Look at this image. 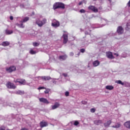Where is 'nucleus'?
Listing matches in <instances>:
<instances>
[{
  "mask_svg": "<svg viewBox=\"0 0 130 130\" xmlns=\"http://www.w3.org/2000/svg\"><path fill=\"white\" fill-rule=\"evenodd\" d=\"M2 45L3 46H9V45H10V42H8V41L3 42L2 43Z\"/></svg>",
  "mask_w": 130,
  "mask_h": 130,
  "instance_id": "412c9836",
  "label": "nucleus"
},
{
  "mask_svg": "<svg viewBox=\"0 0 130 130\" xmlns=\"http://www.w3.org/2000/svg\"><path fill=\"white\" fill-rule=\"evenodd\" d=\"M127 5H128V7H130V0H129V1L127 3Z\"/></svg>",
  "mask_w": 130,
  "mask_h": 130,
  "instance_id": "37998d69",
  "label": "nucleus"
},
{
  "mask_svg": "<svg viewBox=\"0 0 130 130\" xmlns=\"http://www.w3.org/2000/svg\"><path fill=\"white\" fill-rule=\"evenodd\" d=\"M80 52H81L82 53H84V52H85V49H81L80 50Z\"/></svg>",
  "mask_w": 130,
  "mask_h": 130,
  "instance_id": "e433bc0d",
  "label": "nucleus"
},
{
  "mask_svg": "<svg viewBox=\"0 0 130 130\" xmlns=\"http://www.w3.org/2000/svg\"><path fill=\"white\" fill-rule=\"evenodd\" d=\"M48 125V123L45 122V121H42L40 122V126L41 127H45V126H47Z\"/></svg>",
  "mask_w": 130,
  "mask_h": 130,
  "instance_id": "2eb2a0df",
  "label": "nucleus"
},
{
  "mask_svg": "<svg viewBox=\"0 0 130 130\" xmlns=\"http://www.w3.org/2000/svg\"><path fill=\"white\" fill-rule=\"evenodd\" d=\"M53 83L54 84V83H56V82L53 81Z\"/></svg>",
  "mask_w": 130,
  "mask_h": 130,
  "instance_id": "09e8293b",
  "label": "nucleus"
},
{
  "mask_svg": "<svg viewBox=\"0 0 130 130\" xmlns=\"http://www.w3.org/2000/svg\"><path fill=\"white\" fill-rule=\"evenodd\" d=\"M27 21H29V17L24 18L22 21V23H25V22H27Z\"/></svg>",
  "mask_w": 130,
  "mask_h": 130,
  "instance_id": "393cba45",
  "label": "nucleus"
},
{
  "mask_svg": "<svg viewBox=\"0 0 130 130\" xmlns=\"http://www.w3.org/2000/svg\"><path fill=\"white\" fill-rule=\"evenodd\" d=\"M126 30H129V29H130V23H127L126 24Z\"/></svg>",
  "mask_w": 130,
  "mask_h": 130,
  "instance_id": "cd10ccee",
  "label": "nucleus"
},
{
  "mask_svg": "<svg viewBox=\"0 0 130 130\" xmlns=\"http://www.w3.org/2000/svg\"><path fill=\"white\" fill-rule=\"evenodd\" d=\"M17 25L18 26V27H19V28H24L25 27V26H24L23 25V23H21L20 24H17Z\"/></svg>",
  "mask_w": 130,
  "mask_h": 130,
  "instance_id": "bb28decb",
  "label": "nucleus"
},
{
  "mask_svg": "<svg viewBox=\"0 0 130 130\" xmlns=\"http://www.w3.org/2000/svg\"><path fill=\"white\" fill-rule=\"evenodd\" d=\"M6 86L8 89H16V85L11 82H8Z\"/></svg>",
  "mask_w": 130,
  "mask_h": 130,
  "instance_id": "20e7f679",
  "label": "nucleus"
},
{
  "mask_svg": "<svg viewBox=\"0 0 130 130\" xmlns=\"http://www.w3.org/2000/svg\"><path fill=\"white\" fill-rule=\"evenodd\" d=\"M88 10H90L94 13H98V9H97V8L95 7V6H89L88 7Z\"/></svg>",
  "mask_w": 130,
  "mask_h": 130,
  "instance_id": "39448f33",
  "label": "nucleus"
},
{
  "mask_svg": "<svg viewBox=\"0 0 130 130\" xmlns=\"http://www.w3.org/2000/svg\"><path fill=\"white\" fill-rule=\"evenodd\" d=\"M6 32V34H7V35H10L11 34H13V30H10L8 29H6L5 30Z\"/></svg>",
  "mask_w": 130,
  "mask_h": 130,
  "instance_id": "5701e85b",
  "label": "nucleus"
},
{
  "mask_svg": "<svg viewBox=\"0 0 130 130\" xmlns=\"http://www.w3.org/2000/svg\"><path fill=\"white\" fill-rule=\"evenodd\" d=\"M111 124V120H109L104 124L105 127H108Z\"/></svg>",
  "mask_w": 130,
  "mask_h": 130,
  "instance_id": "6ab92c4d",
  "label": "nucleus"
},
{
  "mask_svg": "<svg viewBox=\"0 0 130 130\" xmlns=\"http://www.w3.org/2000/svg\"><path fill=\"white\" fill-rule=\"evenodd\" d=\"M79 122H78V121H75L74 124V125H78V124H79Z\"/></svg>",
  "mask_w": 130,
  "mask_h": 130,
  "instance_id": "f704fd0d",
  "label": "nucleus"
},
{
  "mask_svg": "<svg viewBox=\"0 0 130 130\" xmlns=\"http://www.w3.org/2000/svg\"><path fill=\"white\" fill-rule=\"evenodd\" d=\"M93 123L95 124V125H100V124L103 123V121L102 120H95L93 121Z\"/></svg>",
  "mask_w": 130,
  "mask_h": 130,
  "instance_id": "9d476101",
  "label": "nucleus"
},
{
  "mask_svg": "<svg viewBox=\"0 0 130 130\" xmlns=\"http://www.w3.org/2000/svg\"><path fill=\"white\" fill-rule=\"evenodd\" d=\"M39 101H40V102H42L43 103H45L46 104H49V102H48L47 99L45 98H40L39 99Z\"/></svg>",
  "mask_w": 130,
  "mask_h": 130,
  "instance_id": "1a4fd4ad",
  "label": "nucleus"
},
{
  "mask_svg": "<svg viewBox=\"0 0 130 130\" xmlns=\"http://www.w3.org/2000/svg\"><path fill=\"white\" fill-rule=\"evenodd\" d=\"M80 13H81V14H85V13H86V11L84 9H81L80 10Z\"/></svg>",
  "mask_w": 130,
  "mask_h": 130,
  "instance_id": "c85d7f7f",
  "label": "nucleus"
},
{
  "mask_svg": "<svg viewBox=\"0 0 130 130\" xmlns=\"http://www.w3.org/2000/svg\"><path fill=\"white\" fill-rule=\"evenodd\" d=\"M106 89H107V90H113L114 87L111 85H107L106 86Z\"/></svg>",
  "mask_w": 130,
  "mask_h": 130,
  "instance_id": "4be33fe9",
  "label": "nucleus"
},
{
  "mask_svg": "<svg viewBox=\"0 0 130 130\" xmlns=\"http://www.w3.org/2000/svg\"><path fill=\"white\" fill-rule=\"evenodd\" d=\"M95 109H94V108H92V109H90V111H91V112H92V113H94V112H95Z\"/></svg>",
  "mask_w": 130,
  "mask_h": 130,
  "instance_id": "72a5a7b5",
  "label": "nucleus"
},
{
  "mask_svg": "<svg viewBox=\"0 0 130 130\" xmlns=\"http://www.w3.org/2000/svg\"><path fill=\"white\" fill-rule=\"evenodd\" d=\"M64 4L60 2L56 3L53 5L54 10H57V9H64Z\"/></svg>",
  "mask_w": 130,
  "mask_h": 130,
  "instance_id": "f03ea898",
  "label": "nucleus"
},
{
  "mask_svg": "<svg viewBox=\"0 0 130 130\" xmlns=\"http://www.w3.org/2000/svg\"><path fill=\"white\" fill-rule=\"evenodd\" d=\"M114 55H116V56H118V54H117V53H114Z\"/></svg>",
  "mask_w": 130,
  "mask_h": 130,
  "instance_id": "79ce46f5",
  "label": "nucleus"
},
{
  "mask_svg": "<svg viewBox=\"0 0 130 130\" xmlns=\"http://www.w3.org/2000/svg\"><path fill=\"white\" fill-rule=\"evenodd\" d=\"M67 58H68V55L66 54L59 56V60H66Z\"/></svg>",
  "mask_w": 130,
  "mask_h": 130,
  "instance_id": "ddd939ff",
  "label": "nucleus"
},
{
  "mask_svg": "<svg viewBox=\"0 0 130 130\" xmlns=\"http://www.w3.org/2000/svg\"><path fill=\"white\" fill-rule=\"evenodd\" d=\"M59 25H60L59 22H58L55 19H53L52 20V27H54V28H57V27H59Z\"/></svg>",
  "mask_w": 130,
  "mask_h": 130,
  "instance_id": "7ed1b4c3",
  "label": "nucleus"
},
{
  "mask_svg": "<svg viewBox=\"0 0 130 130\" xmlns=\"http://www.w3.org/2000/svg\"><path fill=\"white\" fill-rule=\"evenodd\" d=\"M117 32L118 34H122L123 33V28L121 26H119L117 28Z\"/></svg>",
  "mask_w": 130,
  "mask_h": 130,
  "instance_id": "f8f14e48",
  "label": "nucleus"
},
{
  "mask_svg": "<svg viewBox=\"0 0 130 130\" xmlns=\"http://www.w3.org/2000/svg\"><path fill=\"white\" fill-rule=\"evenodd\" d=\"M85 34L86 35H88V34H89L88 33V31H85Z\"/></svg>",
  "mask_w": 130,
  "mask_h": 130,
  "instance_id": "a18cd8bd",
  "label": "nucleus"
},
{
  "mask_svg": "<svg viewBox=\"0 0 130 130\" xmlns=\"http://www.w3.org/2000/svg\"><path fill=\"white\" fill-rule=\"evenodd\" d=\"M10 20H14V17L13 16H10Z\"/></svg>",
  "mask_w": 130,
  "mask_h": 130,
  "instance_id": "a19ab883",
  "label": "nucleus"
},
{
  "mask_svg": "<svg viewBox=\"0 0 130 130\" xmlns=\"http://www.w3.org/2000/svg\"><path fill=\"white\" fill-rule=\"evenodd\" d=\"M60 105L59 104V103H58V102H56L55 103L54 105L52 106V109H56V108H58V107H59Z\"/></svg>",
  "mask_w": 130,
  "mask_h": 130,
  "instance_id": "4468645a",
  "label": "nucleus"
},
{
  "mask_svg": "<svg viewBox=\"0 0 130 130\" xmlns=\"http://www.w3.org/2000/svg\"><path fill=\"white\" fill-rule=\"evenodd\" d=\"M41 78L42 80H44V81H49V80H51L50 76H42Z\"/></svg>",
  "mask_w": 130,
  "mask_h": 130,
  "instance_id": "dca6fc26",
  "label": "nucleus"
},
{
  "mask_svg": "<svg viewBox=\"0 0 130 130\" xmlns=\"http://www.w3.org/2000/svg\"><path fill=\"white\" fill-rule=\"evenodd\" d=\"M17 94H18V95H23V94H24V91L19 90L17 92Z\"/></svg>",
  "mask_w": 130,
  "mask_h": 130,
  "instance_id": "a878e982",
  "label": "nucleus"
},
{
  "mask_svg": "<svg viewBox=\"0 0 130 130\" xmlns=\"http://www.w3.org/2000/svg\"><path fill=\"white\" fill-rule=\"evenodd\" d=\"M112 127H114V128H118L120 127V123H118L115 125L112 126Z\"/></svg>",
  "mask_w": 130,
  "mask_h": 130,
  "instance_id": "b1692460",
  "label": "nucleus"
},
{
  "mask_svg": "<svg viewBox=\"0 0 130 130\" xmlns=\"http://www.w3.org/2000/svg\"><path fill=\"white\" fill-rule=\"evenodd\" d=\"M102 22H104V21H105V22H106V20H104V19H102Z\"/></svg>",
  "mask_w": 130,
  "mask_h": 130,
  "instance_id": "49530a36",
  "label": "nucleus"
},
{
  "mask_svg": "<svg viewBox=\"0 0 130 130\" xmlns=\"http://www.w3.org/2000/svg\"><path fill=\"white\" fill-rule=\"evenodd\" d=\"M124 126L127 128H130V120L127 121L124 123Z\"/></svg>",
  "mask_w": 130,
  "mask_h": 130,
  "instance_id": "f3484780",
  "label": "nucleus"
},
{
  "mask_svg": "<svg viewBox=\"0 0 130 130\" xmlns=\"http://www.w3.org/2000/svg\"><path fill=\"white\" fill-rule=\"evenodd\" d=\"M0 130H5V129H4L3 128H0Z\"/></svg>",
  "mask_w": 130,
  "mask_h": 130,
  "instance_id": "de8ad7c7",
  "label": "nucleus"
},
{
  "mask_svg": "<svg viewBox=\"0 0 130 130\" xmlns=\"http://www.w3.org/2000/svg\"><path fill=\"white\" fill-rule=\"evenodd\" d=\"M47 20L46 18H44L42 21H41L39 19H37L36 20V24L39 26V27H42L43 25H45V24H46Z\"/></svg>",
  "mask_w": 130,
  "mask_h": 130,
  "instance_id": "f257e3e1",
  "label": "nucleus"
},
{
  "mask_svg": "<svg viewBox=\"0 0 130 130\" xmlns=\"http://www.w3.org/2000/svg\"><path fill=\"white\" fill-rule=\"evenodd\" d=\"M7 72L8 73H12V72H14V71H16V67L15 66L10 67L6 69Z\"/></svg>",
  "mask_w": 130,
  "mask_h": 130,
  "instance_id": "0eeeda50",
  "label": "nucleus"
},
{
  "mask_svg": "<svg viewBox=\"0 0 130 130\" xmlns=\"http://www.w3.org/2000/svg\"><path fill=\"white\" fill-rule=\"evenodd\" d=\"M83 104H87V102H82Z\"/></svg>",
  "mask_w": 130,
  "mask_h": 130,
  "instance_id": "c03bdc74",
  "label": "nucleus"
},
{
  "mask_svg": "<svg viewBox=\"0 0 130 130\" xmlns=\"http://www.w3.org/2000/svg\"><path fill=\"white\" fill-rule=\"evenodd\" d=\"M115 83L116 84H119L120 85H122V86H123L124 85H125L126 86L127 85V87H129V83H128V82H126L124 84V83L122 82L121 80H117L115 81Z\"/></svg>",
  "mask_w": 130,
  "mask_h": 130,
  "instance_id": "6e6552de",
  "label": "nucleus"
},
{
  "mask_svg": "<svg viewBox=\"0 0 130 130\" xmlns=\"http://www.w3.org/2000/svg\"><path fill=\"white\" fill-rule=\"evenodd\" d=\"M70 56H74V53L71 52L70 54Z\"/></svg>",
  "mask_w": 130,
  "mask_h": 130,
  "instance_id": "58836bf2",
  "label": "nucleus"
},
{
  "mask_svg": "<svg viewBox=\"0 0 130 130\" xmlns=\"http://www.w3.org/2000/svg\"><path fill=\"white\" fill-rule=\"evenodd\" d=\"M15 83H19L20 85H25L26 84V82L24 79H17L16 80H14Z\"/></svg>",
  "mask_w": 130,
  "mask_h": 130,
  "instance_id": "423d86ee",
  "label": "nucleus"
},
{
  "mask_svg": "<svg viewBox=\"0 0 130 130\" xmlns=\"http://www.w3.org/2000/svg\"><path fill=\"white\" fill-rule=\"evenodd\" d=\"M63 43H67V42H68V35L63 34Z\"/></svg>",
  "mask_w": 130,
  "mask_h": 130,
  "instance_id": "a211bd4d",
  "label": "nucleus"
},
{
  "mask_svg": "<svg viewBox=\"0 0 130 130\" xmlns=\"http://www.w3.org/2000/svg\"><path fill=\"white\" fill-rule=\"evenodd\" d=\"M107 56L108 58H110L111 59H113V58H114V56H113L112 52H108L107 53Z\"/></svg>",
  "mask_w": 130,
  "mask_h": 130,
  "instance_id": "9b49d317",
  "label": "nucleus"
},
{
  "mask_svg": "<svg viewBox=\"0 0 130 130\" xmlns=\"http://www.w3.org/2000/svg\"><path fill=\"white\" fill-rule=\"evenodd\" d=\"M50 91V89H47L44 92H45V94H48Z\"/></svg>",
  "mask_w": 130,
  "mask_h": 130,
  "instance_id": "2f4dec72",
  "label": "nucleus"
},
{
  "mask_svg": "<svg viewBox=\"0 0 130 130\" xmlns=\"http://www.w3.org/2000/svg\"><path fill=\"white\" fill-rule=\"evenodd\" d=\"M62 76H63L64 77H68V74L66 73H63L62 74Z\"/></svg>",
  "mask_w": 130,
  "mask_h": 130,
  "instance_id": "4c0bfd02",
  "label": "nucleus"
},
{
  "mask_svg": "<svg viewBox=\"0 0 130 130\" xmlns=\"http://www.w3.org/2000/svg\"><path fill=\"white\" fill-rule=\"evenodd\" d=\"M43 89H46V88L44 87H40L38 88V90H42Z\"/></svg>",
  "mask_w": 130,
  "mask_h": 130,
  "instance_id": "473e14b6",
  "label": "nucleus"
},
{
  "mask_svg": "<svg viewBox=\"0 0 130 130\" xmlns=\"http://www.w3.org/2000/svg\"><path fill=\"white\" fill-rule=\"evenodd\" d=\"M83 4V2H79V3L78 4L79 6H81V5Z\"/></svg>",
  "mask_w": 130,
  "mask_h": 130,
  "instance_id": "ea45409f",
  "label": "nucleus"
},
{
  "mask_svg": "<svg viewBox=\"0 0 130 130\" xmlns=\"http://www.w3.org/2000/svg\"><path fill=\"white\" fill-rule=\"evenodd\" d=\"M33 45H34V46H39V43H38L37 42H34Z\"/></svg>",
  "mask_w": 130,
  "mask_h": 130,
  "instance_id": "c756f323",
  "label": "nucleus"
},
{
  "mask_svg": "<svg viewBox=\"0 0 130 130\" xmlns=\"http://www.w3.org/2000/svg\"><path fill=\"white\" fill-rule=\"evenodd\" d=\"M69 94H70V92H69V91L66 92V93H65L66 96H69Z\"/></svg>",
  "mask_w": 130,
  "mask_h": 130,
  "instance_id": "c9c22d12",
  "label": "nucleus"
},
{
  "mask_svg": "<svg viewBox=\"0 0 130 130\" xmlns=\"http://www.w3.org/2000/svg\"><path fill=\"white\" fill-rule=\"evenodd\" d=\"M93 67H98L100 64V62L99 60L94 61L92 63Z\"/></svg>",
  "mask_w": 130,
  "mask_h": 130,
  "instance_id": "aec40b11",
  "label": "nucleus"
},
{
  "mask_svg": "<svg viewBox=\"0 0 130 130\" xmlns=\"http://www.w3.org/2000/svg\"><path fill=\"white\" fill-rule=\"evenodd\" d=\"M35 53H36V52L34 51L33 50L30 51V54H35Z\"/></svg>",
  "mask_w": 130,
  "mask_h": 130,
  "instance_id": "7c9ffc66",
  "label": "nucleus"
},
{
  "mask_svg": "<svg viewBox=\"0 0 130 130\" xmlns=\"http://www.w3.org/2000/svg\"><path fill=\"white\" fill-rule=\"evenodd\" d=\"M79 54H80V53H78V55H79Z\"/></svg>",
  "mask_w": 130,
  "mask_h": 130,
  "instance_id": "8fccbe9b",
  "label": "nucleus"
}]
</instances>
